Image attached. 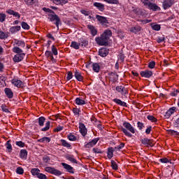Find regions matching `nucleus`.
<instances>
[{
  "instance_id": "nucleus-1",
  "label": "nucleus",
  "mask_w": 179,
  "mask_h": 179,
  "mask_svg": "<svg viewBox=\"0 0 179 179\" xmlns=\"http://www.w3.org/2000/svg\"><path fill=\"white\" fill-rule=\"evenodd\" d=\"M111 36H113L111 30L106 29L101 36L95 38V41L99 45H108V40Z\"/></svg>"
},
{
  "instance_id": "nucleus-2",
  "label": "nucleus",
  "mask_w": 179,
  "mask_h": 179,
  "mask_svg": "<svg viewBox=\"0 0 179 179\" xmlns=\"http://www.w3.org/2000/svg\"><path fill=\"white\" fill-rule=\"evenodd\" d=\"M43 10H45V12H49L50 14L48 15V18L50 22H53L55 24H56V27L58 29V27H59V23L61 22V20H59V17L55 15L54 11H52L49 8H43Z\"/></svg>"
},
{
  "instance_id": "nucleus-3",
  "label": "nucleus",
  "mask_w": 179,
  "mask_h": 179,
  "mask_svg": "<svg viewBox=\"0 0 179 179\" xmlns=\"http://www.w3.org/2000/svg\"><path fill=\"white\" fill-rule=\"evenodd\" d=\"M155 0H141V3L144 5V6H148V9L151 10H159L160 8L156 5V3H153Z\"/></svg>"
},
{
  "instance_id": "nucleus-4",
  "label": "nucleus",
  "mask_w": 179,
  "mask_h": 179,
  "mask_svg": "<svg viewBox=\"0 0 179 179\" xmlns=\"http://www.w3.org/2000/svg\"><path fill=\"white\" fill-rule=\"evenodd\" d=\"M45 171L49 173L50 174H53V176H62V172L54 167L46 166L45 167Z\"/></svg>"
},
{
  "instance_id": "nucleus-5",
  "label": "nucleus",
  "mask_w": 179,
  "mask_h": 179,
  "mask_svg": "<svg viewBox=\"0 0 179 179\" xmlns=\"http://www.w3.org/2000/svg\"><path fill=\"white\" fill-rule=\"evenodd\" d=\"M96 19L102 26H106V24H108V20H107V17L104 16L96 15Z\"/></svg>"
},
{
  "instance_id": "nucleus-6",
  "label": "nucleus",
  "mask_w": 179,
  "mask_h": 179,
  "mask_svg": "<svg viewBox=\"0 0 179 179\" xmlns=\"http://www.w3.org/2000/svg\"><path fill=\"white\" fill-rule=\"evenodd\" d=\"M130 12H133V13H135V15H137V16H142L144 17L145 13L143 12V10L139 8H134L132 7V9L129 10Z\"/></svg>"
},
{
  "instance_id": "nucleus-7",
  "label": "nucleus",
  "mask_w": 179,
  "mask_h": 179,
  "mask_svg": "<svg viewBox=\"0 0 179 179\" xmlns=\"http://www.w3.org/2000/svg\"><path fill=\"white\" fill-rule=\"evenodd\" d=\"M173 5H174V0H164L162 2V6L165 10L171 8Z\"/></svg>"
},
{
  "instance_id": "nucleus-8",
  "label": "nucleus",
  "mask_w": 179,
  "mask_h": 179,
  "mask_svg": "<svg viewBox=\"0 0 179 179\" xmlns=\"http://www.w3.org/2000/svg\"><path fill=\"white\" fill-rule=\"evenodd\" d=\"M25 55L26 54L24 53L17 54L14 56L13 60L14 61V62H20L21 61H23Z\"/></svg>"
},
{
  "instance_id": "nucleus-9",
  "label": "nucleus",
  "mask_w": 179,
  "mask_h": 179,
  "mask_svg": "<svg viewBox=\"0 0 179 179\" xmlns=\"http://www.w3.org/2000/svg\"><path fill=\"white\" fill-rule=\"evenodd\" d=\"M99 138H95L91 141H90L88 143H87L85 145V148H86L87 149H90V148H93V146H94L97 143V142H99Z\"/></svg>"
},
{
  "instance_id": "nucleus-10",
  "label": "nucleus",
  "mask_w": 179,
  "mask_h": 179,
  "mask_svg": "<svg viewBox=\"0 0 179 179\" xmlns=\"http://www.w3.org/2000/svg\"><path fill=\"white\" fill-rule=\"evenodd\" d=\"M79 129L81 135L83 136H86L87 134V129H86V126H85V124L83 123H80L79 124Z\"/></svg>"
},
{
  "instance_id": "nucleus-11",
  "label": "nucleus",
  "mask_w": 179,
  "mask_h": 179,
  "mask_svg": "<svg viewBox=\"0 0 179 179\" xmlns=\"http://www.w3.org/2000/svg\"><path fill=\"white\" fill-rule=\"evenodd\" d=\"M62 166L65 170H66V171H68V173H71V174L75 173V171H73V167H72L71 165L66 163H62Z\"/></svg>"
},
{
  "instance_id": "nucleus-12",
  "label": "nucleus",
  "mask_w": 179,
  "mask_h": 179,
  "mask_svg": "<svg viewBox=\"0 0 179 179\" xmlns=\"http://www.w3.org/2000/svg\"><path fill=\"white\" fill-rule=\"evenodd\" d=\"M11 83L15 87H22L23 86V82L17 78L13 79Z\"/></svg>"
},
{
  "instance_id": "nucleus-13",
  "label": "nucleus",
  "mask_w": 179,
  "mask_h": 179,
  "mask_svg": "<svg viewBox=\"0 0 179 179\" xmlns=\"http://www.w3.org/2000/svg\"><path fill=\"white\" fill-rule=\"evenodd\" d=\"M123 127H124L126 129H128L129 132H131V134H135V129H134V127H132V125L129 124V122H124Z\"/></svg>"
},
{
  "instance_id": "nucleus-14",
  "label": "nucleus",
  "mask_w": 179,
  "mask_h": 179,
  "mask_svg": "<svg viewBox=\"0 0 179 179\" xmlns=\"http://www.w3.org/2000/svg\"><path fill=\"white\" fill-rule=\"evenodd\" d=\"M116 90L121 94L125 95L128 94V90L124 86L120 85L116 87Z\"/></svg>"
},
{
  "instance_id": "nucleus-15",
  "label": "nucleus",
  "mask_w": 179,
  "mask_h": 179,
  "mask_svg": "<svg viewBox=\"0 0 179 179\" xmlns=\"http://www.w3.org/2000/svg\"><path fill=\"white\" fill-rule=\"evenodd\" d=\"M141 143H143V145H145V146H150L151 148L154 145L153 141L150 140L149 138H143V139H142L141 140Z\"/></svg>"
},
{
  "instance_id": "nucleus-16",
  "label": "nucleus",
  "mask_w": 179,
  "mask_h": 179,
  "mask_svg": "<svg viewBox=\"0 0 179 179\" xmlns=\"http://www.w3.org/2000/svg\"><path fill=\"white\" fill-rule=\"evenodd\" d=\"M140 74L143 78H150L152 75H153V73L152 71L145 70L144 71H141Z\"/></svg>"
},
{
  "instance_id": "nucleus-17",
  "label": "nucleus",
  "mask_w": 179,
  "mask_h": 179,
  "mask_svg": "<svg viewBox=\"0 0 179 179\" xmlns=\"http://www.w3.org/2000/svg\"><path fill=\"white\" fill-rule=\"evenodd\" d=\"M176 111V107H172L169 109L164 114L165 118H170L171 117L172 114H174V112Z\"/></svg>"
},
{
  "instance_id": "nucleus-18",
  "label": "nucleus",
  "mask_w": 179,
  "mask_h": 179,
  "mask_svg": "<svg viewBox=\"0 0 179 179\" xmlns=\"http://www.w3.org/2000/svg\"><path fill=\"white\" fill-rule=\"evenodd\" d=\"M141 30H142V27L139 25H136L135 27L130 28L131 33H134V34H137Z\"/></svg>"
},
{
  "instance_id": "nucleus-19",
  "label": "nucleus",
  "mask_w": 179,
  "mask_h": 179,
  "mask_svg": "<svg viewBox=\"0 0 179 179\" xmlns=\"http://www.w3.org/2000/svg\"><path fill=\"white\" fill-rule=\"evenodd\" d=\"M100 57H107L108 55V50L106 48H101L99 51Z\"/></svg>"
},
{
  "instance_id": "nucleus-20",
  "label": "nucleus",
  "mask_w": 179,
  "mask_h": 179,
  "mask_svg": "<svg viewBox=\"0 0 179 179\" xmlns=\"http://www.w3.org/2000/svg\"><path fill=\"white\" fill-rule=\"evenodd\" d=\"M75 102L77 106H85V104H86V101H85L81 97L76 98Z\"/></svg>"
},
{
  "instance_id": "nucleus-21",
  "label": "nucleus",
  "mask_w": 179,
  "mask_h": 179,
  "mask_svg": "<svg viewBox=\"0 0 179 179\" xmlns=\"http://www.w3.org/2000/svg\"><path fill=\"white\" fill-rule=\"evenodd\" d=\"M94 6H95V8L99 9V10H100L101 12H103L105 9L104 4H103L101 3L95 2V3H94Z\"/></svg>"
},
{
  "instance_id": "nucleus-22",
  "label": "nucleus",
  "mask_w": 179,
  "mask_h": 179,
  "mask_svg": "<svg viewBox=\"0 0 179 179\" xmlns=\"http://www.w3.org/2000/svg\"><path fill=\"white\" fill-rule=\"evenodd\" d=\"M20 157L22 160H26V159H27V150H21L20 152Z\"/></svg>"
},
{
  "instance_id": "nucleus-23",
  "label": "nucleus",
  "mask_w": 179,
  "mask_h": 179,
  "mask_svg": "<svg viewBox=\"0 0 179 179\" xmlns=\"http://www.w3.org/2000/svg\"><path fill=\"white\" fill-rule=\"evenodd\" d=\"M4 92L8 99H12L13 97V92L10 88H5Z\"/></svg>"
},
{
  "instance_id": "nucleus-24",
  "label": "nucleus",
  "mask_w": 179,
  "mask_h": 179,
  "mask_svg": "<svg viewBox=\"0 0 179 179\" xmlns=\"http://www.w3.org/2000/svg\"><path fill=\"white\" fill-rule=\"evenodd\" d=\"M87 29H89L92 36H96V34H97V29H96L94 26L89 24L87 25Z\"/></svg>"
},
{
  "instance_id": "nucleus-25",
  "label": "nucleus",
  "mask_w": 179,
  "mask_h": 179,
  "mask_svg": "<svg viewBox=\"0 0 179 179\" xmlns=\"http://www.w3.org/2000/svg\"><path fill=\"white\" fill-rule=\"evenodd\" d=\"M14 45H17V47H25L26 44L23 41H19L17 39H14Z\"/></svg>"
},
{
  "instance_id": "nucleus-26",
  "label": "nucleus",
  "mask_w": 179,
  "mask_h": 179,
  "mask_svg": "<svg viewBox=\"0 0 179 179\" xmlns=\"http://www.w3.org/2000/svg\"><path fill=\"white\" fill-rule=\"evenodd\" d=\"M113 101L114 103H116V104H117L118 106H121V107H127V103L121 101V99H114Z\"/></svg>"
},
{
  "instance_id": "nucleus-27",
  "label": "nucleus",
  "mask_w": 179,
  "mask_h": 179,
  "mask_svg": "<svg viewBox=\"0 0 179 179\" xmlns=\"http://www.w3.org/2000/svg\"><path fill=\"white\" fill-rule=\"evenodd\" d=\"M20 26H15V27H12L10 28L9 31L12 34H15V33H17V31H20Z\"/></svg>"
},
{
  "instance_id": "nucleus-28",
  "label": "nucleus",
  "mask_w": 179,
  "mask_h": 179,
  "mask_svg": "<svg viewBox=\"0 0 179 179\" xmlns=\"http://www.w3.org/2000/svg\"><path fill=\"white\" fill-rule=\"evenodd\" d=\"M114 156V149L113 148H109L107 152V157L108 159H113Z\"/></svg>"
},
{
  "instance_id": "nucleus-29",
  "label": "nucleus",
  "mask_w": 179,
  "mask_h": 179,
  "mask_svg": "<svg viewBox=\"0 0 179 179\" xmlns=\"http://www.w3.org/2000/svg\"><path fill=\"white\" fill-rule=\"evenodd\" d=\"M92 69L94 72L98 73V72H100V64H99L98 63L92 64Z\"/></svg>"
},
{
  "instance_id": "nucleus-30",
  "label": "nucleus",
  "mask_w": 179,
  "mask_h": 179,
  "mask_svg": "<svg viewBox=\"0 0 179 179\" xmlns=\"http://www.w3.org/2000/svg\"><path fill=\"white\" fill-rule=\"evenodd\" d=\"M110 79L112 80V82H117L118 80V75L115 73H111L110 74Z\"/></svg>"
},
{
  "instance_id": "nucleus-31",
  "label": "nucleus",
  "mask_w": 179,
  "mask_h": 179,
  "mask_svg": "<svg viewBox=\"0 0 179 179\" xmlns=\"http://www.w3.org/2000/svg\"><path fill=\"white\" fill-rule=\"evenodd\" d=\"M38 142H41V143H49V142H51V138L48 137H43L42 138L38 139Z\"/></svg>"
},
{
  "instance_id": "nucleus-32",
  "label": "nucleus",
  "mask_w": 179,
  "mask_h": 179,
  "mask_svg": "<svg viewBox=\"0 0 179 179\" xmlns=\"http://www.w3.org/2000/svg\"><path fill=\"white\" fill-rule=\"evenodd\" d=\"M66 160H69V162H71V163H78L76 159H75V157H73V155H68L66 156Z\"/></svg>"
},
{
  "instance_id": "nucleus-33",
  "label": "nucleus",
  "mask_w": 179,
  "mask_h": 179,
  "mask_svg": "<svg viewBox=\"0 0 179 179\" xmlns=\"http://www.w3.org/2000/svg\"><path fill=\"white\" fill-rule=\"evenodd\" d=\"M71 47L74 48V50H79V47H80V43L78 42L73 41L71 43Z\"/></svg>"
},
{
  "instance_id": "nucleus-34",
  "label": "nucleus",
  "mask_w": 179,
  "mask_h": 179,
  "mask_svg": "<svg viewBox=\"0 0 179 179\" xmlns=\"http://www.w3.org/2000/svg\"><path fill=\"white\" fill-rule=\"evenodd\" d=\"M13 52H15V54H23V50L20 49L19 47H14L12 50Z\"/></svg>"
},
{
  "instance_id": "nucleus-35",
  "label": "nucleus",
  "mask_w": 179,
  "mask_h": 179,
  "mask_svg": "<svg viewBox=\"0 0 179 179\" xmlns=\"http://www.w3.org/2000/svg\"><path fill=\"white\" fill-rule=\"evenodd\" d=\"M31 173L32 176H36L38 177V175L40 174V169L37 168H34L31 170Z\"/></svg>"
},
{
  "instance_id": "nucleus-36",
  "label": "nucleus",
  "mask_w": 179,
  "mask_h": 179,
  "mask_svg": "<svg viewBox=\"0 0 179 179\" xmlns=\"http://www.w3.org/2000/svg\"><path fill=\"white\" fill-rule=\"evenodd\" d=\"M68 3V0H55L54 3L56 5H65Z\"/></svg>"
},
{
  "instance_id": "nucleus-37",
  "label": "nucleus",
  "mask_w": 179,
  "mask_h": 179,
  "mask_svg": "<svg viewBox=\"0 0 179 179\" xmlns=\"http://www.w3.org/2000/svg\"><path fill=\"white\" fill-rule=\"evenodd\" d=\"M39 127H44V122H45V117H40L38 119Z\"/></svg>"
},
{
  "instance_id": "nucleus-38",
  "label": "nucleus",
  "mask_w": 179,
  "mask_h": 179,
  "mask_svg": "<svg viewBox=\"0 0 179 179\" xmlns=\"http://www.w3.org/2000/svg\"><path fill=\"white\" fill-rule=\"evenodd\" d=\"M51 125V122L50 121H48L46 123H45V127L42 128L41 129V131L45 132L46 131H48V129H50V127Z\"/></svg>"
},
{
  "instance_id": "nucleus-39",
  "label": "nucleus",
  "mask_w": 179,
  "mask_h": 179,
  "mask_svg": "<svg viewBox=\"0 0 179 179\" xmlns=\"http://www.w3.org/2000/svg\"><path fill=\"white\" fill-rule=\"evenodd\" d=\"M61 143L64 148H68L69 149L71 148V145L66 141L62 139Z\"/></svg>"
},
{
  "instance_id": "nucleus-40",
  "label": "nucleus",
  "mask_w": 179,
  "mask_h": 179,
  "mask_svg": "<svg viewBox=\"0 0 179 179\" xmlns=\"http://www.w3.org/2000/svg\"><path fill=\"white\" fill-rule=\"evenodd\" d=\"M75 78L76 79H78L79 82H82V80H83V77L82 76V75H80V73L78 71H76Z\"/></svg>"
},
{
  "instance_id": "nucleus-41",
  "label": "nucleus",
  "mask_w": 179,
  "mask_h": 179,
  "mask_svg": "<svg viewBox=\"0 0 179 179\" xmlns=\"http://www.w3.org/2000/svg\"><path fill=\"white\" fill-rule=\"evenodd\" d=\"M151 27L152 30H155L156 31H159V30H160L161 29L160 24H152Z\"/></svg>"
},
{
  "instance_id": "nucleus-42",
  "label": "nucleus",
  "mask_w": 179,
  "mask_h": 179,
  "mask_svg": "<svg viewBox=\"0 0 179 179\" xmlns=\"http://www.w3.org/2000/svg\"><path fill=\"white\" fill-rule=\"evenodd\" d=\"M89 44V41L86 39H80V45L81 47H87V45Z\"/></svg>"
},
{
  "instance_id": "nucleus-43",
  "label": "nucleus",
  "mask_w": 179,
  "mask_h": 179,
  "mask_svg": "<svg viewBox=\"0 0 179 179\" xmlns=\"http://www.w3.org/2000/svg\"><path fill=\"white\" fill-rule=\"evenodd\" d=\"M21 26H22V29H24V30H29L30 29V26L29 24H27V23L26 22H22L21 23Z\"/></svg>"
},
{
  "instance_id": "nucleus-44",
  "label": "nucleus",
  "mask_w": 179,
  "mask_h": 179,
  "mask_svg": "<svg viewBox=\"0 0 179 179\" xmlns=\"http://www.w3.org/2000/svg\"><path fill=\"white\" fill-rule=\"evenodd\" d=\"M137 22H141L143 24H146L147 23H150L152 22V20H142L140 18L136 19Z\"/></svg>"
},
{
  "instance_id": "nucleus-45",
  "label": "nucleus",
  "mask_w": 179,
  "mask_h": 179,
  "mask_svg": "<svg viewBox=\"0 0 179 179\" xmlns=\"http://www.w3.org/2000/svg\"><path fill=\"white\" fill-rule=\"evenodd\" d=\"M122 132L124 134V135H126V136H129V138H132V134H131V133H129V131H128V130H127V129H122Z\"/></svg>"
},
{
  "instance_id": "nucleus-46",
  "label": "nucleus",
  "mask_w": 179,
  "mask_h": 179,
  "mask_svg": "<svg viewBox=\"0 0 179 179\" xmlns=\"http://www.w3.org/2000/svg\"><path fill=\"white\" fill-rule=\"evenodd\" d=\"M147 118L152 122H157V119H156V117H155L153 115H148Z\"/></svg>"
},
{
  "instance_id": "nucleus-47",
  "label": "nucleus",
  "mask_w": 179,
  "mask_h": 179,
  "mask_svg": "<svg viewBox=\"0 0 179 179\" xmlns=\"http://www.w3.org/2000/svg\"><path fill=\"white\" fill-rule=\"evenodd\" d=\"M6 19V14L0 13V22H1V23H3V22H5Z\"/></svg>"
},
{
  "instance_id": "nucleus-48",
  "label": "nucleus",
  "mask_w": 179,
  "mask_h": 179,
  "mask_svg": "<svg viewBox=\"0 0 179 179\" xmlns=\"http://www.w3.org/2000/svg\"><path fill=\"white\" fill-rule=\"evenodd\" d=\"M111 167L113 170H118V165L115 161H111Z\"/></svg>"
},
{
  "instance_id": "nucleus-49",
  "label": "nucleus",
  "mask_w": 179,
  "mask_h": 179,
  "mask_svg": "<svg viewBox=\"0 0 179 179\" xmlns=\"http://www.w3.org/2000/svg\"><path fill=\"white\" fill-rule=\"evenodd\" d=\"M6 148L8 149V152H12V145L10 144V142L7 141L6 143Z\"/></svg>"
},
{
  "instance_id": "nucleus-50",
  "label": "nucleus",
  "mask_w": 179,
  "mask_h": 179,
  "mask_svg": "<svg viewBox=\"0 0 179 179\" xmlns=\"http://www.w3.org/2000/svg\"><path fill=\"white\" fill-rule=\"evenodd\" d=\"M68 139L69 141H76V136H75V135L72 134H70L69 136H68Z\"/></svg>"
},
{
  "instance_id": "nucleus-51",
  "label": "nucleus",
  "mask_w": 179,
  "mask_h": 179,
  "mask_svg": "<svg viewBox=\"0 0 179 179\" xmlns=\"http://www.w3.org/2000/svg\"><path fill=\"white\" fill-rule=\"evenodd\" d=\"M17 174H23L24 173V170H23V168L22 167H17L16 169Z\"/></svg>"
},
{
  "instance_id": "nucleus-52",
  "label": "nucleus",
  "mask_w": 179,
  "mask_h": 179,
  "mask_svg": "<svg viewBox=\"0 0 179 179\" xmlns=\"http://www.w3.org/2000/svg\"><path fill=\"white\" fill-rule=\"evenodd\" d=\"M0 38L1 40H5V38H8V35L3 31H0Z\"/></svg>"
},
{
  "instance_id": "nucleus-53",
  "label": "nucleus",
  "mask_w": 179,
  "mask_h": 179,
  "mask_svg": "<svg viewBox=\"0 0 179 179\" xmlns=\"http://www.w3.org/2000/svg\"><path fill=\"white\" fill-rule=\"evenodd\" d=\"M107 3H113L117 5L118 3V0H104Z\"/></svg>"
},
{
  "instance_id": "nucleus-54",
  "label": "nucleus",
  "mask_w": 179,
  "mask_h": 179,
  "mask_svg": "<svg viewBox=\"0 0 179 179\" xmlns=\"http://www.w3.org/2000/svg\"><path fill=\"white\" fill-rule=\"evenodd\" d=\"M52 52L53 55H58V50H57V48H55V45L52 46Z\"/></svg>"
},
{
  "instance_id": "nucleus-55",
  "label": "nucleus",
  "mask_w": 179,
  "mask_h": 179,
  "mask_svg": "<svg viewBox=\"0 0 179 179\" xmlns=\"http://www.w3.org/2000/svg\"><path fill=\"white\" fill-rule=\"evenodd\" d=\"M15 145L19 146V148H24V143L22 141H16Z\"/></svg>"
},
{
  "instance_id": "nucleus-56",
  "label": "nucleus",
  "mask_w": 179,
  "mask_h": 179,
  "mask_svg": "<svg viewBox=\"0 0 179 179\" xmlns=\"http://www.w3.org/2000/svg\"><path fill=\"white\" fill-rule=\"evenodd\" d=\"M72 78H73V75L72 74V72L69 71L67 73V76H66L67 80H71V79H72Z\"/></svg>"
},
{
  "instance_id": "nucleus-57",
  "label": "nucleus",
  "mask_w": 179,
  "mask_h": 179,
  "mask_svg": "<svg viewBox=\"0 0 179 179\" xmlns=\"http://www.w3.org/2000/svg\"><path fill=\"white\" fill-rule=\"evenodd\" d=\"M155 66H156V62H151L148 64V68H150V69H153V68H155Z\"/></svg>"
},
{
  "instance_id": "nucleus-58",
  "label": "nucleus",
  "mask_w": 179,
  "mask_h": 179,
  "mask_svg": "<svg viewBox=\"0 0 179 179\" xmlns=\"http://www.w3.org/2000/svg\"><path fill=\"white\" fill-rule=\"evenodd\" d=\"M64 129V127L62 126H57L55 129V132H60V131H62Z\"/></svg>"
},
{
  "instance_id": "nucleus-59",
  "label": "nucleus",
  "mask_w": 179,
  "mask_h": 179,
  "mask_svg": "<svg viewBox=\"0 0 179 179\" xmlns=\"http://www.w3.org/2000/svg\"><path fill=\"white\" fill-rule=\"evenodd\" d=\"M37 177L40 179H47V176L44 175L43 173H39Z\"/></svg>"
},
{
  "instance_id": "nucleus-60",
  "label": "nucleus",
  "mask_w": 179,
  "mask_h": 179,
  "mask_svg": "<svg viewBox=\"0 0 179 179\" xmlns=\"http://www.w3.org/2000/svg\"><path fill=\"white\" fill-rule=\"evenodd\" d=\"M24 1L27 5H33L34 3V0H24Z\"/></svg>"
},
{
  "instance_id": "nucleus-61",
  "label": "nucleus",
  "mask_w": 179,
  "mask_h": 179,
  "mask_svg": "<svg viewBox=\"0 0 179 179\" xmlns=\"http://www.w3.org/2000/svg\"><path fill=\"white\" fill-rule=\"evenodd\" d=\"M73 113L75 114V115H79V113H80V110L78 108H73Z\"/></svg>"
},
{
  "instance_id": "nucleus-62",
  "label": "nucleus",
  "mask_w": 179,
  "mask_h": 179,
  "mask_svg": "<svg viewBox=\"0 0 179 179\" xmlns=\"http://www.w3.org/2000/svg\"><path fill=\"white\" fill-rule=\"evenodd\" d=\"M137 125H138V128L139 129H142L143 128L145 127V125L143 124V123H142L141 122H138Z\"/></svg>"
},
{
  "instance_id": "nucleus-63",
  "label": "nucleus",
  "mask_w": 179,
  "mask_h": 179,
  "mask_svg": "<svg viewBox=\"0 0 179 179\" xmlns=\"http://www.w3.org/2000/svg\"><path fill=\"white\" fill-rule=\"evenodd\" d=\"M1 109H2V111H3L4 113H9V110L6 106L2 105Z\"/></svg>"
},
{
  "instance_id": "nucleus-64",
  "label": "nucleus",
  "mask_w": 179,
  "mask_h": 179,
  "mask_svg": "<svg viewBox=\"0 0 179 179\" xmlns=\"http://www.w3.org/2000/svg\"><path fill=\"white\" fill-rule=\"evenodd\" d=\"M159 162L161 163H169V162H170V161L167 158H162V159H159Z\"/></svg>"
}]
</instances>
